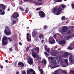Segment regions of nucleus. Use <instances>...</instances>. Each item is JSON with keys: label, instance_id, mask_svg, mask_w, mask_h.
Instances as JSON below:
<instances>
[{"label": "nucleus", "instance_id": "nucleus-1", "mask_svg": "<svg viewBox=\"0 0 74 74\" xmlns=\"http://www.w3.org/2000/svg\"><path fill=\"white\" fill-rule=\"evenodd\" d=\"M61 6L62 9L60 7L58 8H54L52 12V13H55L56 12H57L56 14L57 15H60L61 12L64 10V8L66 7V6L65 5L62 4L61 5Z\"/></svg>", "mask_w": 74, "mask_h": 74}, {"label": "nucleus", "instance_id": "nucleus-2", "mask_svg": "<svg viewBox=\"0 0 74 74\" xmlns=\"http://www.w3.org/2000/svg\"><path fill=\"white\" fill-rule=\"evenodd\" d=\"M35 50L37 52V53H38L40 52V48L36 47L34 49H32L31 50L32 56L33 58H36L37 57V53L34 52Z\"/></svg>", "mask_w": 74, "mask_h": 74}, {"label": "nucleus", "instance_id": "nucleus-3", "mask_svg": "<svg viewBox=\"0 0 74 74\" xmlns=\"http://www.w3.org/2000/svg\"><path fill=\"white\" fill-rule=\"evenodd\" d=\"M68 27L66 26H64V27H63L62 28V31L61 32V33L62 35L64 34V33L66 32H67L68 30Z\"/></svg>", "mask_w": 74, "mask_h": 74}, {"label": "nucleus", "instance_id": "nucleus-4", "mask_svg": "<svg viewBox=\"0 0 74 74\" xmlns=\"http://www.w3.org/2000/svg\"><path fill=\"white\" fill-rule=\"evenodd\" d=\"M27 74H36L35 71L32 69H30L29 70H27Z\"/></svg>", "mask_w": 74, "mask_h": 74}, {"label": "nucleus", "instance_id": "nucleus-5", "mask_svg": "<svg viewBox=\"0 0 74 74\" xmlns=\"http://www.w3.org/2000/svg\"><path fill=\"white\" fill-rule=\"evenodd\" d=\"M27 60L28 63L30 65L32 64L33 63V59L30 57L28 56L27 58Z\"/></svg>", "mask_w": 74, "mask_h": 74}, {"label": "nucleus", "instance_id": "nucleus-6", "mask_svg": "<svg viewBox=\"0 0 74 74\" xmlns=\"http://www.w3.org/2000/svg\"><path fill=\"white\" fill-rule=\"evenodd\" d=\"M38 14L40 16L41 18H44V17H45V15L44 12L42 11H39Z\"/></svg>", "mask_w": 74, "mask_h": 74}, {"label": "nucleus", "instance_id": "nucleus-7", "mask_svg": "<svg viewBox=\"0 0 74 74\" xmlns=\"http://www.w3.org/2000/svg\"><path fill=\"white\" fill-rule=\"evenodd\" d=\"M12 16H13V18L16 19L18 17H19V14L17 12H14Z\"/></svg>", "mask_w": 74, "mask_h": 74}, {"label": "nucleus", "instance_id": "nucleus-8", "mask_svg": "<svg viewBox=\"0 0 74 74\" xmlns=\"http://www.w3.org/2000/svg\"><path fill=\"white\" fill-rule=\"evenodd\" d=\"M55 40L53 38H50L49 39V44H55Z\"/></svg>", "mask_w": 74, "mask_h": 74}, {"label": "nucleus", "instance_id": "nucleus-9", "mask_svg": "<svg viewBox=\"0 0 74 74\" xmlns=\"http://www.w3.org/2000/svg\"><path fill=\"white\" fill-rule=\"evenodd\" d=\"M4 33L6 35H7V36H9V35L11 34V30L9 31H4Z\"/></svg>", "mask_w": 74, "mask_h": 74}, {"label": "nucleus", "instance_id": "nucleus-10", "mask_svg": "<svg viewBox=\"0 0 74 74\" xmlns=\"http://www.w3.org/2000/svg\"><path fill=\"white\" fill-rule=\"evenodd\" d=\"M45 49L46 50V51L47 52H48V53H49L50 51L49 50L50 49H49V48H47V45H45Z\"/></svg>", "mask_w": 74, "mask_h": 74}, {"label": "nucleus", "instance_id": "nucleus-11", "mask_svg": "<svg viewBox=\"0 0 74 74\" xmlns=\"http://www.w3.org/2000/svg\"><path fill=\"white\" fill-rule=\"evenodd\" d=\"M59 44L60 45H61L62 44H66V42L64 40H62L61 41H59Z\"/></svg>", "mask_w": 74, "mask_h": 74}, {"label": "nucleus", "instance_id": "nucleus-12", "mask_svg": "<svg viewBox=\"0 0 74 74\" xmlns=\"http://www.w3.org/2000/svg\"><path fill=\"white\" fill-rule=\"evenodd\" d=\"M69 59L71 63H73V56L72 55H70L69 57Z\"/></svg>", "mask_w": 74, "mask_h": 74}, {"label": "nucleus", "instance_id": "nucleus-13", "mask_svg": "<svg viewBox=\"0 0 74 74\" xmlns=\"http://www.w3.org/2000/svg\"><path fill=\"white\" fill-rule=\"evenodd\" d=\"M2 41H7V42H8L7 38L6 36H5L3 38Z\"/></svg>", "mask_w": 74, "mask_h": 74}, {"label": "nucleus", "instance_id": "nucleus-14", "mask_svg": "<svg viewBox=\"0 0 74 74\" xmlns=\"http://www.w3.org/2000/svg\"><path fill=\"white\" fill-rule=\"evenodd\" d=\"M51 54L53 56H56V55H57V52H56L52 51L51 52Z\"/></svg>", "mask_w": 74, "mask_h": 74}, {"label": "nucleus", "instance_id": "nucleus-15", "mask_svg": "<svg viewBox=\"0 0 74 74\" xmlns=\"http://www.w3.org/2000/svg\"><path fill=\"white\" fill-rule=\"evenodd\" d=\"M18 66H21L22 67H24V64L21 62H19L18 63Z\"/></svg>", "mask_w": 74, "mask_h": 74}, {"label": "nucleus", "instance_id": "nucleus-16", "mask_svg": "<svg viewBox=\"0 0 74 74\" xmlns=\"http://www.w3.org/2000/svg\"><path fill=\"white\" fill-rule=\"evenodd\" d=\"M38 69L39 71L40 72V74H44V71L42 69H40V67H38Z\"/></svg>", "mask_w": 74, "mask_h": 74}, {"label": "nucleus", "instance_id": "nucleus-17", "mask_svg": "<svg viewBox=\"0 0 74 74\" xmlns=\"http://www.w3.org/2000/svg\"><path fill=\"white\" fill-rule=\"evenodd\" d=\"M0 8L2 7V10L4 11L5 10V6L3 4H0Z\"/></svg>", "mask_w": 74, "mask_h": 74}, {"label": "nucleus", "instance_id": "nucleus-18", "mask_svg": "<svg viewBox=\"0 0 74 74\" xmlns=\"http://www.w3.org/2000/svg\"><path fill=\"white\" fill-rule=\"evenodd\" d=\"M51 63L52 64H58V63L56 62V60H54L51 61Z\"/></svg>", "mask_w": 74, "mask_h": 74}, {"label": "nucleus", "instance_id": "nucleus-19", "mask_svg": "<svg viewBox=\"0 0 74 74\" xmlns=\"http://www.w3.org/2000/svg\"><path fill=\"white\" fill-rule=\"evenodd\" d=\"M27 39L28 41H31V39H29V33H27Z\"/></svg>", "mask_w": 74, "mask_h": 74}, {"label": "nucleus", "instance_id": "nucleus-20", "mask_svg": "<svg viewBox=\"0 0 74 74\" xmlns=\"http://www.w3.org/2000/svg\"><path fill=\"white\" fill-rule=\"evenodd\" d=\"M9 30H11L10 29V27H8V26H6L4 31H8Z\"/></svg>", "mask_w": 74, "mask_h": 74}, {"label": "nucleus", "instance_id": "nucleus-21", "mask_svg": "<svg viewBox=\"0 0 74 74\" xmlns=\"http://www.w3.org/2000/svg\"><path fill=\"white\" fill-rule=\"evenodd\" d=\"M36 58V60H41V58L40 57V56L38 55L37 56V55H36V58Z\"/></svg>", "mask_w": 74, "mask_h": 74}, {"label": "nucleus", "instance_id": "nucleus-22", "mask_svg": "<svg viewBox=\"0 0 74 74\" xmlns=\"http://www.w3.org/2000/svg\"><path fill=\"white\" fill-rule=\"evenodd\" d=\"M69 55V53L67 52L64 53L63 56V57H66Z\"/></svg>", "mask_w": 74, "mask_h": 74}, {"label": "nucleus", "instance_id": "nucleus-23", "mask_svg": "<svg viewBox=\"0 0 74 74\" xmlns=\"http://www.w3.org/2000/svg\"><path fill=\"white\" fill-rule=\"evenodd\" d=\"M39 37L40 38H44V36L43 35L40 34Z\"/></svg>", "mask_w": 74, "mask_h": 74}, {"label": "nucleus", "instance_id": "nucleus-24", "mask_svg": "<svg viewBox=\"0 0 74 74\" xmlns=\"http://www.w3.org/2000/svg\"><path fill=\"white\" fill-rule=\"evenodd\" d=\"M42 63L43 64L44 63V64H45L47 63V61L45 60H42L41 61Z\"/></svg>", "mask_w": 74, "mask_h": 74}, {"label": "nucleus", "instance_id": "nucleus-25", "mask_svg": "<svg viewBox=\"0 0 74 74\" xmlns=\"http://www.w3.org/2000/svg\"><path fill=\"white\" fill-rule=\"evenodd\" d=\"M12 25H15V24L16 23V21L14 20H12Z\"/></svg>", "mask_w": 74, "mask_h": 74}, {"label": "nucleus", "instance_id": "nucleus-26", "mask_svg": "<svg viewBox=\"0 0 74 74\" xmlns=\"http://www.w3.org/2000/svg\"><path fill=\"white\" fill-rule=\"evenodd\" d=\"M2 41V44L3 45H7L8 42H5L4 41Z\"/></svg>", "mask_w": 74, "mask_h": 74}, {"label": "nucleus", "instance_id": "nucleus-27", "mask_svg": "<svg viewBox=\"0 0 74 74\" xmlns=\"http://www.w3.org/2000/svg\"><path fill=\"white\" fill-rule=\"evenodd\" d=\"M45 55L46 57H48V56H49V54L47 52H45Z\"/></svg>", "mask_w": 74, "mask_h": 74}, {"label": "nucleus", "instance_id": "nucleus-28", "mask_svg": "<svg viewBox=\"0 0 74 74\" xmlns=\"http://www.w3.org/2000/svg\"><path fill=\"white\" fill-rule=\"evenodd\" d=\"M54 59V58L53 57H49L48 58V59L49 60H52Z\"/></svg>", "mask_w": 74, "mask_h": 74}, {"label": "nucleus", "instance_id": "nucleus-29", "mask_svg": "<svg viewBox=\"0 0 74 74\" xmlns=\"http://www.w3.org/2000/svg\"><path fill=\"white\" fill-rule=\"evenodd\" d=\"M64 61L66 64H68L69 63L68 62V60L67 59H65L64 60Z\"/></svg>", "mask_w": 74, "mask_h": 74}, {"label": "nucleus", "instance_id": "nucleus-30", "mask_svg": "<svg viewBox=\"0 0 74 74\" xmlns=\"http://www.w3.org/2000/svg\"><path fill=\"white\" fill-rule=\"evenodd\" d=\"M54 66L51 67L52 69H55V68H56V67H58V65H57L55 64L54 65Z\"/></svg>", "mask_w": 74, "mask_h": 74}, {"label": "nucleus", "instance_id": "nucleus-31", "mask_svg": "<svg viewBox=\"0 0 74 74\" xmlns=\"http://www.w3.org/2000/svg\"><path fill=\"white\" fill-rule=\"evenodd\" d=\"M32 37H36V33H33L32 34Z\"/></svg>", "mask_w": 74, "mask_h": 74}, {"label": "nucleus", "instance_id": "nucleus-32", "mask_svg": "<svg viewBox=\"0 0 74 74\" xmlns=\"http://www.w3.org/2000/svg\"><path fill=\"white\" fill-rule=\"evenodd\" d=\"M8 39L10 42H11V41H13V40H12V39L11 38L8 37Z\"/></svg>", "mask_w": 74, "mask_h": 74}, {"label": "nucleus", "instance_id": "nucleus-33", "mask_svg": "<svg viewBox=\"0 0 74 74\" xmlns=\"http://www.w3.org/2000/svg\"><path fill=\"white\" fill-rule=\"evenodd\" d=\"M68 49H69V50H73V49L71 47L69 46L68 47Z\"/></svg>", "mask_w": 74, "mask_h": 74}, {"label": "nucleus", "instance_id": "nucleus-34", "mask_svg": "<svg viewBox=\"0 0 74 74\" xmlns=\"http://www.w3.org/2000/svg\"><path fill=\"white\" fill-rule=\"evenodd\" d=\"M61 20L62 21L66 20V19H65V16H63L62 17H61Z\"/></svg>", "mask_w": 74, "mask_h": 74}, {"label": "nucleus", "instance_id": "nucleus-35", "mask_svg": "<svg viewBox=\"0 0 74 74\" xmlns=\"http://www.w3.org/2000/svg\"><path fill=\"white\" fill-rule=\"evenodd\" d=\"M56 73H54L53 74H59V73L58 72V71L56 70L55 71Z\"/></svg>", "mask_w": 74, "mask_h": 74}, {"label": "nucleus", "instance_id": "nucleus-36", "mask_svg": "<svg viewBox=\"0 0 74 74\" xmlns=\"http://www.w3.org/2000/svg\"><path fill=\"white\" fill-rule=\"evenodd\" d=\"M72 37L70 36H67V37H65V38L66 40L67 39V38H71Z\"/></svg>", "mask_w": 74, "mask_h": 74}, {"label": "nucleus", "instance_id": "nucleus-37", "mask_svg": "<svg viewBox=\"0 0 74 74\" xmlns=\"http://www.w3.org/2000/svg\"><path fill=\"white\" fill-rule=\"evenodd\" d=\"M62 72L63 73H64V74H67V72L64 70H63L62 71Z\"/></svg>", "mask_w": 74, "mask_h": 74}, {"label": "nucleus", "instance_id": "nucleus-38", "mask_svg": "<svg viewBox=\"0 0 74 74\" xmlns=\"http://www.w3.org/2000/svg\"><path fill=\"white\" fill-rule=\"evenodd\" d=\"M55 1L56 2H60L62 1V0H56Z\"/></svg>", "mask_w": 74, "mask_h": 74}, {"label": "nucleus", "instance_id": "nucleus-39", "mask_svg": "<svg viewBox=\"0 0 74 74\" xmlns=\"http://www.w3.org/2000/svg\"><path fill=\"white\" fill-rule=\"evenodd\" d=\"M5 14V12H4V11H3V12H1V14L2 15H3Z\"/></svg>", "mask_w": 74, "mask_h": 74}, {"label": "nucleus", "instance_id": "nucleus-40", "mask_svg": "<svg viewBox=\"0 0 74 74\" xmlns=\"http://www.w3.org/2000/svg\"><path fill=\"white\" fill-rule=\"evenodd\" d=\"M29 48H30V47H27L26 48V52H27V51L29 50Z\"/></svg>", "mask_w": 74, "mask_h": 74}, {"label": "nucleus", "instance_id": "nucleus-41", "mask_svg": "<svg viewBox=\"0 0 74 74\" xmlns=\"http://www.w3.org/2000/svg\"><path fill=\"white\" fill-rule=\"evenodd\" d=\"M71 7L73 9H74V4L73 3H72L71 4Z\"/></svg>", "mask_w": 74, "mask_h": 74}, {"label": "nucleus", "instance_id": "nucleus-42", "mask_svg": "<svg viewBox=\"0 0 74 74\" xmlns=\"http://www.w3.org/2000/svg\"><path fill=\"white\" fill-rule=\"evenodd\" d=\"M60 64H63V61L61 60H60Z\"/></svg>", "mask_w": 74, "mask_h": 74}, {"label": "nucleus", "instance_id": "nucleus-43", "mask_svg": "<svg viewBox=\"0 0 74 74\" xmlns=\"http://www.w3.org/2000/svg\"><path fill=\"white\" fill-rule=\"evenodd\" d=\"M28 11H29V10H27V9H26V10H25V12L26 14H27V12H28Z\"/></svg>", "mask_w": 74, "mask_h": 74}, {"label": "nucleus", "instance_id": "nucleus-44", "mask_svg": "<svg viewBox=\"0 0 74 74\" xmlns=\"http://www.w3.org/2000/svg\"><path fill=\"white\" fill-rule=\"evenodd\" d=\"M42 2H39V5H42Z\"/></svg>", "mask_w": 74, "mask_h": 74}, {"label": "nucleus", "instance_id": "nucleus-45", "mask_svg": "<svg viewBox=\"0 0 74 74\" xmlns=\"http://www.w3.org/2000/svg\"><path fill=\"white\" fill-rule=\"evenodd\" d=\"M22 74H26V71H23L22 72Z\"/></svg>", "mask_w": 74, "mask_h": 74}, {"label": "nucleus", "instance_id": "nucleus-46", "mask_svg": "<svg viewBox=\"0 0 74 74\" xmlns=\"http://www.w3.org/2000/svg\"><path fill=\"white\" fill-rule=\"evenodd\" d=\"M24 2H29V0H23Z\"/></svg>", "mask_w": 74, "mask_h": 74}, {"label": "nucleus", "instance_id": "nucleus-47", "mask_svg": "<svg viewBox=\"0 0 74 74\" xmlns=\"http://www.w3.org/2000/svg\"><path fill=\"white\" fill-rule=\"evenodd\" d=\"M59 60H62V56H60Z\"/></svg>", "mask_w": 74, "mask_h": 74}, {"label": "nucleus", "instance_id": "nucleus-48", "mask_svg": "<svg viewBox=\"0 0 74 74\" xmlns=\"http://www.w3.org/2000/svg\"><path fill=\"white\" fill-rule=\"evenodd\" d=\"M35 4L36 5H39V2H35Z\"/></svg>", "mask_w": 74, "mask_h": 74}, {"label": "nucleus", "instance_id": "nucleus-49", "mask_svg": "<svg viewBox=\"0 0 74 74\" xmlns=\"http://www.w3.org/2000/svg\"><path fill=\"white\" fill-rule=\"evenodd\" d=\"M71 33V31H68L67 32V34H69Z\"/></svg>", "mask_w": 74, "mask_h": 74}, {"label": "nucleus", "instance_id": "nucleus-50", "mask_svg": "<svg viewBox=\"0 0 74 74\" xmlns=\"http://www.w3.org/2000/svg\"><path fill=\"white\" fill-rule=\"evenodd\" d=\"M41 8H38L36 9V10L37 11H38V10H40Z\"/></svg>", "mask_w": 74, "mask_h": 74}, {"label": "nucleus", "instance_id": "nucleus-51", "mask_svg": "<svg viewBox=\"0 0 74 74\" xmlns=\"http://www.w3.org/2000/svg\"><path fill=\"white\" fill-rule=\"evenodd\" d=\"M20 10H21V11H24V10H23V9L21 8H20Z\"/></svg>", "mask_w": 74, "mask_h": 74}, {"label": "nucleus", "instance_id": "nucleus-52", "mask_svg": "<svg viewBox=\"0 0 74 74\" xmlns=\"http://www.w3.org/2000/svg\"><path fill=\"white\" fill-rule=\"evenodd\" d=\"M47 25H45L44 27V29H46V28H47Z\"/></svg>", "mask_w": 74, "mask_h": 74}, {"label": "nucleus", "instance_id": "nucleus-53", "mask_svg": "<svg viewBox=\"0 0 74 74\" xmlns=\"http://www.w3.org/2000/svg\"><path fill=\"white\" fill-rule=\"evenodd\" d=\"M71 73H72L73 74H74V71L73 70H71Z\"/></svg>", "mask_w": 74, "mask_h": 74}, {"label": "nucleus", "instance_id": "nucleus-54", "mask_svg": "<svg viewBox=\"0 0 74 74\" xmlns=\"http://www.w3.org/2000/svg\"><path fill=\"white\" fill-rule=\"evenodd\" d=\"M44 40H42L41 41V42L42 44L44 42Z\"/></svg>", "mask_w": 74, "mask_h": 74}, {"label": "nucleus", "instance_id": "nucleus-55", "mask_svg": "<svg viewBox=\"0 0 74 74\" xmlns=\"http://www.w3.org/2000/svg\"><path fill=\"white\" fill-rule=\"evenodd\" d=\"M57 62L58 63H59V62H60V60L59 59L57 61Z\"/></svg>", "mask_w": 74, "mask_h": 74}, {"label": "nucleus", "instance_id": "nucleus-56", "mask_svg": "<svg viewBox=\"0 0 74 74\" xmlns=\"http://www.w3.org/2000/svg\"><path fill=\"white\" fill-rule=\"evenodd\" d=\"M41 63V61H38V64H40V63Z\"/></svg>", "mask_w": 74, "mask_h": 74}, {"label": "nucleus", "instance_id": "nucleus-57", "mask_svg": "<svg viewBox=\"0 0 74 74\" xmlns=\"http://www.w3.org/2000/svg\"><path fill=\"white\" fill-rule=\"evenodd\" d=\"M5 62H6V63H8V61L7 60H5Z\"/></svg>", "mask_w": 74, "mask_h": 74}, {"label": "nucleus", "instance_id": "nucleus-58", "mask_svg": "<svg viewBox=\"0 0 74 74\" xmlns=\"http://www.w3.org/2000/svg\"><path fill=\"white\" fill-rule=\"evenodd\" d=\"M19 45H22V43H21V42H19Z\"/></svg>", "mask_w": 74, "mask_h": 74}, {"label": "nucleus", "instance_id": "nucleus-59", "mask_svg": "<svg viewBox=\"0 0 74 74\" xmlns=\"http://www.w3.org/2000/svg\"><path fill=\"white\" fill-rule=\"evenodd\" d=\"M10 51H12V48H10Z\"/></svg>", "mask_w": 74, "mask_h": 74}, {"label": "nucleus", "instance_id": "nucleus-60", "mask_svg": "<svg viewBox=\"0 0 74 74\" xmlns=\"http://www.w3.org/2000/svg\"><path fill=\"white\" fill-rule=\"evenodd\" d=\"M16 74H19V73L18 71H17L16 72Z\"/></svg>", "mask_w": 74, "mask_h": 74}, {"label": "nucleus", "instance_id": "nucleus-61", "mask_svg": "<svg viewBox=\"0 0 74 74\" xmlns=\"http://www.w3.org/2000/svg\"><path fill=\"white\" fill-rule=\"evenodd\" d=\"M0 68L1 69H3V66H1Z\"/></svg>", "mask_w": 74, "mask_h": 74}, {"label": "nucleus", "instance_id": "nucleus-62", "mask_svg": "<svg viewBox=\"0 0 74 74\" xmlns=\"http://www.w3.org/2000/svg\"><path fill=\"white\" fill-rule=\"evenodd\" d=\"M17 49H18V48H17V47H15V50H17Z\"/></svg>", "mask_w": 74, "mask_h": 74}, {"label": "nucleus", "instance_id": "nucleus-63", "mask_svg": "<svg viewBox=\"0 0 74 74\" xmlns=\"http://www.w3.org/2000/svg\"><path fill=\"white\" fill-rule=\"evenodd\" d=\"M38 1H41L42 2V0H38Z\"/></svg>", "mask_w": 74, "mask_h": 74}, {"label": "nucleus", "instance_id": "nucleus-64", "mask_svg": "<svg viewBox=\"0 0 74 74\" xmlns=\"http://www.w3.org/2000/svg\"><path fill=\"white\" fill-rule=\"evenodd\" d=\"M10 10V8H8V9L7 10V11H9Z\"/></svg>", "mask_w": 74, "mask_h": 74}]
</instances>
